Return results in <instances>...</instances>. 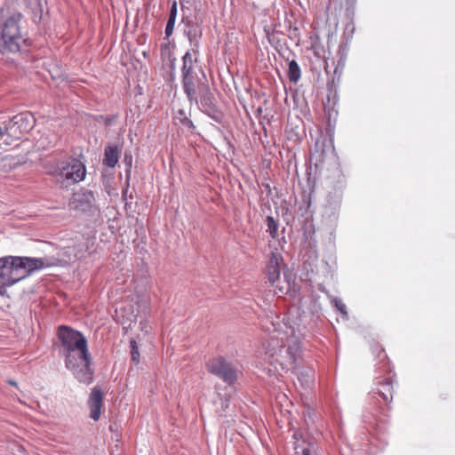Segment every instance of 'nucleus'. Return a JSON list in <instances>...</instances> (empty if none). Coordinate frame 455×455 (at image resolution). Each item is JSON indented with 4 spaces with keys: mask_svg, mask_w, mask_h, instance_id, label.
<instances>
[{
    "mask_svg": "<svg viewBox=\"0 0 455 455\" xmlns=\"http://www.w3.org/2000/svg\"><path fill=\"white\" fill-rule=\"evenodd\" d=\"M57 335L60 341V355L64 357L65 367L80 383L85 385L92 383L94 373L91 367L92 359L84 335L67 325H60Z\"/></svg>",
    "mask_w": 455,
    "mask_h": 455,
    "instance_id": "obj_1",
    "label": "nucleus"
},
{
    "mask_svg": "<svg viewBox=\"0 0 455 455\" xmlns=\"http://www.w3.org/2000/svg\"><path fill=\"white\" fill-rule=\"evenodd\" d=\"M21 18V13H14L2 25L0 30V53H16L20 52L22 44L25 42L20 27Z\"/></svg>",
    "mask_w": 455,
    "mask_h": 455,
    "instance_id": "obj_5",
    "label": "nucleus"
},
{
    "mask_svg": "<svg viewBox=\"0 0 455 455\" xmlns=\"http://www.w3.org/2000/svg\"><path fill=\"white\" fill-rule=\"evenodd\" d=\"M377 394L386 402L388 403L393 398V381L391 377L382 378L376 383Z\"/></svg>",
    "mask_w": 455,
    "mask_h": 455,
    "instance_id": "obj_17",
    "label": "nucleus"
},
{
    "mask_svg": "<svg viewBox=\"0 0 455 455\" xmlns=\"http://www.w3.org/2000/svg\"><path fill=\"white\" fill-rule=\"evenodd\" d=\"M265 330L272 333L265 346V353L275 363H295L297 360L298 346L289 345L286 347L285 339L289 334L295 336V329L289 318L283 317L282 321L280 317L271 316V320L264 326Z\"/></svg>",
    "mask_w": 455,
    "mask_h": 455,
    "instance_id": "obj_2",
    "label": "nucleus"
},
{
    "mask_svg": "<svg viewBox=\"0 0 455 455\" xmlns=\"http://www.w3.org/2000/svg\"><path fill=\"white\" fill-rule=\"evenodd\" d=\"M295 450H296V453L297 454L301 453V455H311V451H310V449L308 447L301 448V451H299V447H295Z\"/></svg>",
    "mask_w": 455,
    "mask_h": 455,
    "instance_id": "obj_29",
    "label": "nucleus"
},
{
    "mask_svg": "<svg viewBox=\"0 0 455 455\" xmlns=\"http://www.w3.org/2000/svg\"><path fill=\"white\" fill-rule=\"evenodd\" d=\"M376 349L378 350V357H380L381 355H383L384 358L387 357V355L384 353V350L381 347H379L378 345H376Z\"/></svg>",
    "mask_w": 455,
    "mask_h": 455,
    "instance_id": "obj_30",
    "label": "nucleus"
},
{
    "mask_svg": "<svg viewBox=\"0 0 455 455\" xmlns=\"http://www.w3.org/2000/svg\"><path fill=\"white\" fill-rule=\"evenodd\" d=\"M9 382H10V384H12V385H16V382H14V381H9Z\"/></svg>",
    "mask_w": 455,
    "mask_h": 455,
    "instance_id": "obj_34",
    "label": "nucleus"
},
{
    "mask_svg": "<svg viewBox=\"0 0 455 455\" xmlns=\"http://www.w3.org/2000/svg\"><path fill=\"white\" fill-rule=\"evenodd\" d=\"M104 395L99 387H94L89 395L87 404L90 409V418L94 421L100 419L103 406Z\"/></svg>",
    "mask_w": 455,
    "mask_h": 455,
    "instance_id": "obj_13",
    "label": "nucleus"
},
{
    "mask_svg": "<svg viewBox=\"0 0 455 455\" xmlns=\"http://www.w3.org/2000/svg\"><path fill=\"white\" fill-rule=\"evenodd\" d=\"M342 198V196H339V194L333 195L327 192L324 203L323 204L322 217L328 223L333 224L338 220L341 208Z\"/></svg>",
    "mask_w": 455,
    "mask_h": 455,
    "instance_id": "obj_12",
    "label": "nucleus"
},
{
    "mask_svg": "<svg viewBox=\"0 0 455 455\" xmlns=\"http://www.w3.org/2000/svg\"><path fill=\"white\" fill-rule=\"evenodd\" d=\"M177 13H178V6H177V3L174 1L172 4V6L170 8L169 17H168V20H167L165 30H164V34H165L166 37L171 36L173 33L174 26H175V22H176V19H177Z\"/></svg>",
    "mask_w": 455,
    "mask_h": 455,
    "instance_id": "obj_19",
    "label": "nucleus"
},
{
    "mask_svg": "<svg viewBox=\"0 0 455 455\" xmlns=\"http://www.w3.org/2000/svg\"><path fill=\"white\" fill-rule=\"evenodd\" d=\"M4 135V129L2 126H0V137Z\"/></svg>",
    "mask_w": 455,
    "mask_h": 455,
    "instance_id": "obj_33",
    "label": "nucleus"
},
{
    "mask_svg": "<svg viewBox=\"0 0 455 455\" xmlns=\"http://www.w3.org/2000/svg\"><path fill=\"white\" fill-rule=\"evenodd\" d=\"M36 124V119L30 112H22L14 116L10 121L4 123V134L20 138L28 132Z\"/></svg>",
    "mask_w": 455,
    "mask_h": 455,
    "instance_id": "obj_8",
    "label": "nucleus"
},
{
    "mask_svg": "<svg viewBox=\"0 0 455 455\" xmlns=\"http://www.w3.org/2000/svg\"><path fill=\"white\" fill-rule=\"evenodd\" d=\"M355 32V25H354V20H349L347 24H346V28H345V31H344V35L346 36H347L348 38H351L353 36V34Z\"/></svg>",
    "mask_w": 455,
    "mask_h": 455,
    "instance_id": "obj_27",
    "label": "nucleus"
},
{
    "mask_svg": "<svg viewBox=\"0 0 455 455\" xmlns=\"http://www.w3.org/2000/svg\"><path fill=\"white\" fill-rule=\"evenodd\" d=\"M265 224L267 226V232L269 234L271 238L274 240H277L279 244L286 243V240L284 235L280 237V234L278 232L279 229V222L273 216H267L265 220Z\"/></svg>",
    "mask_w": 455,
    "mask_h": 455,
    "instance_id": "obj_18",
    "label": "nucleus"
},
{
    "mask_svg": "<svg viewBox=\"0 0 455 455\" xmlns=\"http://www.w3.org/2000/svg\"><path fill=\"white\" fill-rule=\"evenodd\" d=\"M355 5V0H347V1L346 16L349 20H354Z\"/></svg>",
    "mask_w": 455,
    "mask_h": 455,
    "instance_id": "obj_24",
    "label": "nucleus"
},
{
    "mask_svg": "<svg viewBox=\"0 0 455 455\" xmlns=\"http://www.w3.org/2000/svg\"><path fill=\"white\" fill-rule=\"evenodd\" d=\"M184 23V34L188 37L191 52V56L196 62L198 61V56L200 54V40L203 36V28L196 18H187L183 20Z\"/></svg>",
    "mask_w": 455,
    "mask_h": 455,
    "instance_id": "obj_10",
    "label": "nucleus"
},
{
    "mask_svg": "<svg viewBox=\"0 0 455 455\" xmlns=\"http://www.w3.org/2000/svg\"><path fill=\"white\" fill-rule=\"evenodd\" d=\"M222 407L224 409H227L228 407V398H225L222 400Z\"/></svg>",
    "mask_w": 455,
    "mask_h": 455,
    "instance_id": "obj_31",
    "label": "nucleus"
},
{
    "mask_svg": "<svg viewBox=\"0 0 455 455\" xmlns=\"http://www.w3.org/2000/svg\"><path fill=\"white\" fill-rule=\"evenodd\" d=\"M121 149L117 145H108L105 148L103 164L109 168H114L120 158Z\"/></svg>",
    "mask_w": 455,
    "mask_h": 455,
    "instance_id": "obj_16",
    "label": "nucleus"
},
{
    "mask_svg": "<svg viewBox=\"0 0 455 455\" xmlns=\"http://www.w3.org/2000/svg\"><path fill=\"white\" fill-rule=\"evenodd\" d=\"M298 379L302 386H308L311 381L310 376L307 374V372L304 371L299 372Z\"/></svg>",
    "mask_w": 455,
    "mask_h": 455,
    "instance_id": "obj_28",
    "label": "nucleus"
},
{
    "mask_svg": "<svg viewBox=\"0 0 455 455\" xmlns=\"http://www.w3.org/2000/svg\"><path fill=\"white\" fill-rule=\"evenodd\" d=\"M346 187V177L342 171L337 167L332 172V176L329 178L326 185L327 192L338 195L343 197V191Z\"/></svg>",
    "mask_w": 455,
    "mask_h": 455,
    "instance_id": "obj_15",
    "label": "nucleus"
},
{
    "mask_svg": "<svg viewBox=\"0 0 455 455\" xmlns=\"http://www.w3.org/2000/svg\"><path fill=\"white\" fill-rule=\"evenodd\" d=\"M320 290H321L322 291H324V292L328 293V291H326L324 289H321V288H320Z\"/></svg>",
    "mask_w": 455,
    "mask_h": 455,
    "instance_id": "obj_35",
    "label": "nucleus"
},
{
    "mask_svg": "<svg viewBox=\"0 0 455 455\" xmlns=\"http://www.w3.org/2000/svg\"><path fill=\"white\" fill-rule=\"evenodd\" d=\"M176 119H178L180 121V123L183 126L187 127L188 130L194 131L196 129V126H195L194 123L187 116H184L183 117L176 116Z\"/></svg>",
    "mask_w": 455,
    "mask_h": 455,
    "instance_id": "obj_25",
    "label": "nucleus"
},
{
    "mask_svg": "<svg viewBox=\"0 0 455 455\" xmlns=\"http://www.w3.org/2000/svg\"><path fill=\"white\" fill-rule=\"evenodd\" d=\"M94 204L95 196L91 190L85 189L73 196V207L78 211L84 212H90L94 207Z\"/></svg>",
    "mask_w": 455,
    "mask_h": 455,
    "instance_id": "obj_14",
    "label": "nucleus"
},
{
    "mask_svg": "<svg viewBox=\"0 0 455 455\" xmlns=\"http://www.w3.org/2000/svg\"><path fill=\"white\" fill-rule=\"evenodd\" d=\"M7 287L6 274L4 271V267L0 265V294H3Z\"/></svg>",
    "mask_w": 455,
    "mask_h": 455,
    "instance_id": "obj_26",
    "label": "nucleus"
},
{
    "mask_svg": "<svg viewBox=\"0 0 455 455\" xmlns=\"http://www.w3.org/2000/svg\"><path fill=\"white\" fill-rule=\"evenodd\" d=\"M130 347H131L132 360L135 363H138L140 362V352H139L137 343L134 339L131 340Z\"/></svg>",
    "mask_w": 455,
    "mask_h": 455,
    "instance_id": "obj_23",
    "label": "nucleus"
},
{
    "mask_svg": "<svg viewBox=\"0 0 455 455\" xmlns=\"http://www.w3.org/2000/svg\"><path fill=\"white\" fill-rule=\"evenodd\" d=\"M178 115H179L178 116L179 117H183L184 116H186L185 110L184 109H180L178 111Z\"/></svg>",
    "mask_w": 455,
    "mask_h": 455,
    "instance_id": "obj_32",
    "label": "nucleus"
},
{
    "mask_svg": "<svg viewBox=\"0 0 455 455\" xmlns=\"http://www.w3.org/2000/svg\"><path fill=\"white\" fill-rule=\"evenodd\" d=\"M196 63L191 56L190 51H187L182 56L181 84L184 94L190 103L196 100L197 96L210 87L206 76L203 69L197 72L194 68Z\"/></svg>",
    "mask_w": 455,
    "mask_h": 455,
    "instance_id": "obj_4",
    "label": "nucleus"
},
{
    "mask_svg": "<svg viewBox=\"0 0 455 455\" xmlns=\"http://www.w3.org/2000/svg\"><path fill=\"white\" fill-rule=\"evenodd\" d=\"M132 155L130 152H125L124 156L123 163L125 165V175L126 180H129L131 177V172L132 167Z\"/></svg>",
    "mask_w": 455,
    "mask_h": 455,
    "instance_id": "obj_22",
    "label": "nucleus"
},
{
    "mask_svg": "<svg viewBox=\"0 0 455 455\" xmlns=\"http://www.w3.org/2000/svg\"><path fill=\"white\" fill-rule=\"evenodd\" d=\"M86 172L84 162L73 157L58 163L54 175L66 181V186H68L83 181L86 177Z\"/></svg>",
    "mask_w": 455,
    "mask_h": 455,
    "instance_id": "obj_6",
    "label": "nucleus"
},
{
    "mask_svg": "<svg viewBox=\"0 0 455 455\" xmlns=\"http://www.w3.org/2000/svg\"><path fill=\"white\" fill-rule=\"evenodd\" d=\"M301 76L300 68L295 60L289 62L288 78L292 83H297Z\"/></svg>",
    "mask_w": 455,
    "mask_h": 455,
    "instance_id": "obj_20",
    "label": "nucleus"
},
{
    "mask_svg": "<svg viewBox=\"0 0 455 455\" xmlns=\"http://www.w3.org/2000/svg\"><path fill=\"white\" fill-rule=\"evenodd\" d=\"M0 265L6 274L7 287L28 277L33 272L54 266L47 258L8 256L0 259Z\"/></svg>",
    "mask_w": 455,
    "mask_h": 455,
    "instance_id": "obj_3",
    "label": "nucleus"
},
{
    "mask_svg": "<svg viewBox=\"0 0 455 455\" xmlns=\"http://www.w3.org/2000/svg\"><path fill=\"white\" fill-rule=\"evenodd\" d=\"M283 261V259L280 253L271 252L266 267V275L271 285L275 286L280 293H286L290 289L289 283L284 286H279L277 284L280 279L281 265Z\"/></svg>",
    "mask_w": 455,
    "mask_h": 455,
    "instance_id": "obj_11",
    "label": "nucleus"
},
{
    "mask_svg": "<svg viewBox=\"0 0 455 455\" xmlns=\"http://www.w3.org/2000/svg\"><path fill=\"white\" fill-rule=\"evenodd\" d=\"M207 367L212 374L220 379L228 386L234 385L240 374L238 367L223 356L212 358L209 361Z\"/></svg>",
    "mask_w": 455,
    "mask_h": 455,
    "instance_id": "obj_7",
    "label": "nucleus"
},
{
    "mask_svg": "<svg viewBox=\"0 0 455 455\" xmlns=\"http://www.w3.org/2000/svg\"><path fill=\"white\" fill-rule=\"evenodd\" d=\"M189 104H196L202 113L209 116L213 121L221 123V113L210 87L197 96L196 100H192Z\"/></svg>",
    "mask_w": 455,
    "mask_h": 455,
    "instance_id": "obj_9",
    "label": "nucleus"
},
{
    "mask_svg": "<svg viewBox=\"0 0 455 455\" xmlns=\"http://www.w3.org/2000/svg\"><path fill=\"white\" fill-rule=\"evenodd\" d=\"M331 305L336 308L337 311H339L341 315V317L344 321L348 320V313L347 309L346 304L342 301L341 299L337 297H331Z\"/></svg>",
    "mask_w": 455,
    "mask_h": 455,
    "instance_id": "obj_21",
    "label": "nucleus"
}]
</instances>
